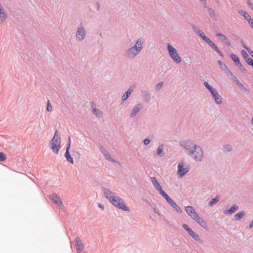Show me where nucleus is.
I'll use <instances>...</instances> for the list:
<instances>
[{"label": "nucleus", "instance_id": "1", "mask_svg": "<svg viewBox=\"0 0 253 253\" xmlns=\"http://www.w3.org/2000/svg\"><path fill=\"white\" fill-rule=\"evenodd\" d=\"M103 194L105 198L116 208L126 211H130L129 208L124 203V200L118 196H114L113 193L109 189L103 188Z\"/></svg>", "mask_w": 253, "mask_h": 253}, {"label": "nucleus", "instance_id": "2", "mask_svg": "<svg viewBox=\"0 0 253 253\" xmlns=\"http://www.w3.org/2000/svg\"><path fill=\"white\" fill-rule=\"evenodd\" d=\"M144 42V40L143 39H138L135 45L126 50L125 52V56L129 59L134 58L142 49V45Z\"/></svg>", "mask_w": 253, "mask_h": 253}, {"label": "nucleus", "instance_id": "3", "mask_svg": "<svg viewBox=\"0 0 253 253\" xmlns=\"http://www.w3.org/2000/svg\"><path fill=\"white\" fill-rule=\"evenodd\" d=\"M167 49L169 51L170 57L174 61V62L178 64L181 61V57L177 53L176 49L170 44H168Z\"/></svg>", "mask_w": 253, "mask_h": 253}, {"label": "nucleus", "instance_id": "4", "mask_svg": "<svg viewBox=\"0 0 253 253\" xmlns=\"http://www.w3.org/2000/svg\"><path fill=\"white\" fill-rule=\"evenodd\" d=\"M180 145L188 150L190 154H194V151H195V147L197 146L193 141L189 139L181 141Z\"/></svg>", "mask_w": 253, "mask_h": 253}, {"label": "nucleus", "instance_id": "5", "mask_svg": "<svg viewBox=\"0 0 253 253\" xmlns=\"http://www.w3.org/2000/svg\"><path fill=\"white\" fill-rule=\"evenodd\" d=\"M189 168L187 164L180 162L177 166V174L179 177L185 175L189 171Z\"/></svg>", "mask_w": 253, "mask_h": 253}, {"label": "nucleus", "instance_id": "6", "mask_svg": "<svg viewBox=\"0 0 253 253\" xmlns=\"http://www.w3.org/2000/svg\"><path fill=\"white\" fill-rule=\"evenodd\" d=\"M76 36L77 39L79 41H82L85 38L86 32L82 23H81L78 26Z\"/></svg>", "mask_w": 253, "mask_h": 253}, {"label": "nucleus", "instance_id": "7", "mask_svg": "<svg viewBox=\"0 0 253 253\" xmlns=\"http://www.w3.org/2000/svg\"><path fill=\"white\" fill-rule=\"evenodd\" d=\"M71 140L70 136L68 137V142L66 146V152L65 153V157L66 160L67 162L69 163L73 164L74 163V160L73 157L71 156L70 154V149L71 147Z\"/></svg>", "mask_w": 253, "mask_h": 253}, {"label": "nucleus", "instance_id": "8", "mask_svg": "<svg viewBox=\"0 0 253 253\" xmlns=\"http://www.w3.org/2000/svg\"><path fill=\"white\" fill-rule=\"evenodd\" d=\"M164 198L166 199L169 205L176 212L180 213L182 212L181 209L168 194H167L166 196H164Z\"/></svg>", "mask_w": 253, "mask_h": 253}, {"label": "nucleus", "instance_id": "9", "mask_svg": "<svg viewBox=\"0 0 253 253\" xmlns=\"http://www.w3.org/2000/svg\"><path fill=\"white\" fill-rule=\"evenodd\" d=\"M193 159L197 162H200L202 160L203 152L201 147L196 146L194 151Z\"/></svg>", "mask_w": 253, "mask_h": 253}, {"label": "nucleus", "instance_id": "10", "mask_svg": "<svg viewBox=\"0 0 253 253\" xmlns=\"http://www.w3.org/2000/svg\"><path fill=\"white\" fill-rule=\"evenodd\" d=\"M151 181L155 188L159 192L163 197L167 195V193L162 189L161 186L155 177L151 178Z\"/></svg>", "mask_w": 253, "mask_h": 253}, {"label": "nucleus", "instance_id": "11", "mask_svg": "<svg viewBox=\"0 0 253 253\" xmlns=\"http://www.w3.org/2000/svg\"><path fill=\"white\" fill-rule=\"evenodd\" d=\"M193 219L206 230H209V228L206 222L202 217H200L198 214Z\"/></svg>", "mask_w": 253, "mask_h": 253}, {"label": "nucleus", "instance_id": "12", "mask_svg": "<svg viewBox=\"0 0 253 253\" xmlns=\"http://www.w3.org/2000/svg\"><path fill=\"white\" fill-rule=\"evenodd\" d=\"M50 199L53 203L57 205L59 207L61 208L62 206V202L60 197L57 194H52L50 196Z\"/></svg>", "mask_w": 253, "mask_h": 253}, {"label": "nucleus", "instance_id": "13", "mask_svg": "<svg viewBox=\"0 0 253 253\" xmlns=\"http://www.w3.org/2000/svg\"><path fill=\"white\" fill-rule=\"evenodd\" d=\"M75 245L77 253H81L83 249V245L82 241L79 237H77L75 240Z\"/></svg>", "mask_w": 253, "mask_h": 253}, {"label": "nucleus", "instance_id": "14", "mask_svg": "<svg viewBox=\"0 0 253 253\" xmlns=\"http://www.w3.org/2000/svg\"><path fill=\"white\" fill-rule=\"evenodd\" d=\"M216 35L217 37H219L220 38V40L223 42L224 43L229 47H231V44L229 41L228 40L227 37L224 35L222 33L218 32L216 33Z\"/></svg>", "mask_w": 253, "mask_h": 253}, {"label": "nucleus", "instance_id": "15", "mask_svg": "<svg viewBox=\"0 0 253 253\" xmlns=\"http://www.w3.org/2000/svg\"><path fill=\"white\" fill-rule=\"evenodd\" d=\"M185 211L187 214L193 219L198 214L195 211L194 209L192 206H187L185 208Z\"/></svg>", "mask_w": 253, "mask_h": 253}, {"label": "nucleus", "instance_id": "16", "mask_svg": "<svg viewBox=\"0 0 253 253\" xmlns=\"http://www.w3.org/2000/svg\"><path fill=\"white\" fill-rule=\"evenodd\" d=\"M142 107V105L141 103H139L137 105L135 106L131 111V112L130 114V118L134 117L136 115V114L138 112V111L140 109H141Z\"/></svg>", "mask_w": 253, "mask_h": 253}, {"label": "nucleus", "instance_id": "17", "mask_svg": "<svg viewBox=\"0 0 253 253\" xmlns=\"http://www.w3.org/2000/svg\"><path fill=\"white\" fill-rule=\"evenodd\" d=\"M239 209V207L236 204H234L229 209L224 211V213L226 215L232 214Z\"/></svg>", "mask_w": 253, "mask_h": 253}, {"label": "nucleus", "instance_id": "18", "mask_svg": "<svg viewBox=\"0 0 253 253\" xmlns=\"http://www.w3.org/2000/svg\"><path fill=\"white\" fill-rule=\"evenodd\" d=\"M61 144L60 138L58 135V131L56 130L53 137L50 141V144Z\"/></svg>", "mask_w": 253, "mask_h": 253}, {"label": "nucleus", "instance_id": "19", "mask_svg": "<svg viewBox=\"0 0 253 253\" xmlns=\"http://www.w3.org/2000/svg\"><path fill=\"white\" fill-rule=\"evenodd\" d=\"M142 95L144 101L146 103L150 102L151 99V95L147 90H143L142 91Z\"/></svg>", "mask_w": 253, "mask_h": 253}, {"label": "nucleus", "instance_id": "20", "mask_svg": "<svg viewBox=\"0 0 253 253\" xmlns=\"http://www.w3.org/2000/svg\"><path fill=\"white\" fill-rule=\"evenodd\" d=\"M230 57L237 66L239 67H242V64L240 62L239 58L236 54L234 53L231 54Z\"/></svg>", "mask_w": 253, "mask_h": 253}, {"label": "nucleus", "instance_id": "21", "mask_svg": "<svg viewBox=\"0 0 253 253\" xmlns=\"http://www.w3.org/2000/svg\"><path fill=\"white\" fill-rule=\"evenodd\" d=\"M232 81L235 83H236L241 89L244 90L245 92H249V90L243 85V84L239 81L236 77H234V78H233Z\"/></svg>", "mask_w": 253, "mask_h": 253}, {"label": "nucleus", "instance_id": "22", "mask_svg": "<svg viewBox=\"0 0 253 253\" xmlns=\"http://www.w3.org/2000/svg\"><path fill=\"white\" fill-rule=\"evenodd\" d=\"M133 91V89L131 87H130L122 96V103L124 102V101L126 100L130 95L131 93Z\"/></svg>", "mask_w": 253, "mask_h": 253}, {"label": "nucleus", "instance_id": "23", "mask_svg": "<svg viewBox=\"0 0 253 253\" xmlns=\"http://www.w3.org/2000/svg\"><path fill=\"white\" fill-rule=\"evenodd\" d=\"M212 96L214 98V101L216 104H221L222 103V98L219 94L218 91L213 94Z\"/></svg>", "mask_w": 253, "mask_h": 253}, {"label": "nucleus", "instance_id": "24", "mask_svg": "<svg viewBox=\"0 0 253 253\" xmlns=\"http://www.w3.org/2000/svg\"><path fill=\"white\" fill-rule=\"evenodd\" d=\"M238 13L248 22L251 19L250 14L247 12L243 10H239Z\"/></svg>", "mask_w": 253, "mask_h": 253}, {"label": "nucleus", "instance_id": "25", "mask_svg": "<svg viewBox=\"0 0 253 253\" xmlns=\"http://www.w3.org/2000/svg\"><path fill=\"white\" fill-rule=\"evenodd\" d=\"M51 149H52V151L54 153L57 154L58 153L59 151L61 148L60 144H50Z\"/></svg>", "mask_w": 253, "mask_h": 253}, {"label": "nucleus", "instance_id": "26", "mask_svg": "<svg viewBox=\"0 0 253 253\" xmlns=\"http://www.w3.org/2000/svg\"><path fill=\"white\" fill-rule=\"evenodd\" d=\"M156 154L160 157H162L164 156L165 153L163 151V145H159L157 149Z\"/></svg>", "mask_w": 253, "mask_h": 253}, {"label": "nucleus", "instance_id": "27", "mask_svg": "<svg viewBox=\"0 0 253 253\" xmlns=\"http://www.w3.org/2000/svg\"><path fill=\"white\" fill-rule=\"evenodd\" d=\"M245 214L246 212L244 211H240L234 215V219L236 221H239L245 215Z\"/></svg>", "mask_w": 253, "mask_h": 253}, {"label": "nucleus", "instance_id": "28", "mask_svg": "<svg viewBox=\"0 0 253 253\" xmlns=\"http://www.w3.org/2000/svg\"><path fill=\"white\" fill-rule=\"evenodd\" d=\"M190 236L196 241L198 242L199 243H202V241L201 240L199 236L194 231V232L190 235Z\"/></svg>", "mask_w": 253, "mask_h": 253}, {"label": "nucleus", "instance_id": "29", "mask_svg": "<svg viewBox=\"0 0 253 253\" xmlns=\"http://www.w3.org/2000/svg\"><path fill=\"white\" fill-rule=\"evenodd\" d=\"M214 51L218 49V47L212 42L210 39L206 42Z\"/></svg>", "mask_w": 253, "mask_h": 253}, {"label": "nucleus", "instance_id": "30", "mask_svg": "<svg viewBox=\"0 0 253 253\" xmlns=\"http://www.w3.org/2000/svg\"><path fill=\"white\" fill-rule=\"evenodd\" d=\"M219 201V198L217 197H215L214 198L211 199L209 203V206L210 207H212L214 205L216 204Z\"/></svg>", "mask_w": 253, "mask_h": 253}, {"label": "nucleus", "instance_id": "31", "mask_svg": "<svg viewBox=\"0 0 253 253\" xmlns=\"http://www.w3.org/2000/svg\"><path fill=\"white\" fill-rule=\"evenodd\" d=\"M182 227L188 232L190 236L194 232V231L189 228L186 224H183Z\"/></svg>", "mask_w": 253, "mask_h": 253}, {"label": "nucleus", "instance_id": "32", "mask_svg": "<svg viewBox=\"0 0 253 253\" xmlns=\"http://www.w3.org/2000/svg\"><path fill=\"white\" fill-rule=\"evenodd\" d=\"M6 159L7 157L6 154L2 152H0V162H4Z\"/></svg>", "mask_w": 253, "mask_h": 253}, {"label": "nucleus", "instance_id": "33", "mask_svg": "<svg viewBox=\"0 0 253 253\" xmlns=\"http://www.w3.org/2000/svg\"><path fill=\"white\" fill-rule=\"evenodd\" d=\"M218 64L219 65L220 68L223 71H224L227 68V67L226 66L225 64L224 63H223V62H222L221 61H220V60H219L218 61Z\"/></svg>", "mask_w": 253, "mask_h": 253}, {"label": "nucleus", "instance_id": "34", "mask_svg": "<svg viewBox=\"0 0 253 253\" xmlns=\"http://www.w3.org/2000/svg\"><path fill=\"white\" fill-rule=\"evenodd\" d=\"M208 12H209V14L211 18H215V14L214 11L212 8H209L208 9Z\"/></svg>", "mask_w": 253, "mask_h": 253}, {"label": "nucleus", "instance_id": "35", "mask_svg": "<svg viewBox=\"0 0 253 253\" xmlns=\"http://www.w3.org/2000/svg\"><path fill=\"white\" fill-rule=\"evenodd\" d=\"M200 37L202 39V40L205 41L206 42L210 39L208 37H207L204 33L203 32L202 33L200 34V35H199Z\"/></svg>", "mask_w": 253, "mask_h": 253}, {"label": "nucleus", "instance_id": "36", "mask_svg": "<svg viewBox=\"0 0 253 253\" xmlns=\"http://www.w3.org/2000/svg\"><path fill=\"white\" fill-rule=\"evenodd\" d=\"M223 148L226 152H230L232 151V146L228 144H226L223 146Z\"/></svg>", "mask_w": 253, "mask_h": 253}, {"label": "nucleus", "instance_id": "37", "mask_svg": "<svg viewBox=\"0 0 253 253\" xmlns=\"http://www.w3.org/2000/svg\"><path fill=\"white\" fill-rule=\"evenodd\" d=\"M204 84L205 87L209 91H210L212 88H213V87L211 85L207 82H205Z\"/></svg>", "mask_w": 253, "mask_h": 253}, {"label": "nucleus", "instance_id": "38", "mask_svg": "<svg viewBox=\"0 0 253 253\" xmlns=\"http://www.w3.org/2000/svg\"><path fill=\"white\" fill-rule=\"evenodd\" d=\"M246 62L248 65L252 66L253 68V59L250 57H248L246 60Z\"/></svg>", "mask_w": 253, "mask_h": 253}, {"label": "nucleus", "instance_id": "39", "mask_svg": "<svg viewBox=\"0 0 253 253\" xmlns=\"http://www.w3.org/2000/svg\"><path fill=\"white\" fill-rule=\"evenodd\" d=\"M164 83L163 82H161L159 83L155 86V89L156 90H159L163 85Z\"/></svg>", "mask_w": 253, "mask_h": 253}, {"label": "nucleus", "instance_id": "40", "mask_svg": "<svg viewBox=\"0 0 253 253\" xmlns=\"http://www.w3.org/2000/svg\"><path fill=\"white\" fill-rule=\"evenodd\" d=\"M241 53L242 56L244 59H247L249 57V55L247 52L244 49H242L241 51Z\"/></svg>", "mask_w": 253, "mask_h": 253}, {"label": "nucleus", "instance_id": "41", "mask_svg": "<svg viewBox=\"0 0 253 253\" xmlns=\"http://www.w3.org/2000/svg\"><path fill=\"white\" fill-rule=\"evenodd\" d=\"M151 139L149 138H146L143 140V143L144 145H147L151 142Z\"/></svg>", "mask_w": 253, "mask_h": 253}, {"label": "nucleus", "instance_id": "42", "mask_svg": "<svg viewBox=\"0 0 253 253\" xmlns=\"http://www.w3.org/2000/svg\"><path fill=\"white\" fill-rule=\"evenodd\" d=\"M52 106L51 105L50 101L48 100L47 101V103L46 110L47 111L50 112V111H52Z\"/></svg>", "mask_w": 253, "mask_h": 253}, {"label": "nucleus", "instance_id": "43", "mask_svg": "<svg viewBox=\"0 0 253 253\" xmlns=\"http://www.w3.org/2000/svg\"><path fill=\"white\" fill-rule=\"evenodd\" d=\"M191 25V27H192V28L193 30L196 33H197L198 32V31L200 30L198 27L195 26L194 24H192Z\"/></svg>", "mask_w": 253, "mask_h": 253}, {"label": "nucleus", "instance_id": "44", "mask_svg": "<svg viewBox=\"0 0 253 253\" xmlns=\"http://www.w3.org/2000/svg\"><path fill=\"white\" fill-rule=\"evenodd\" d=\"M241 43L242 46L246 49L248 51H249L251 49L244 43L242 40H241Z\"/></svg>", "mask_w": 253, "mask_h": 253}, {"label": "nucleus", "instance_id": "45", "mask_svg": "<svg viewBox=\"0 0 253 253\" xmlns=\"http://www.w3.org/2000/svg\"><path fill=\"white\" fill-rule=\"evenodd\" d=\"M100 150L101 152L102 153V154L104 155V154L107 153L108 151L106 150V149L102 146H101L100 147Z\"/></svg>", "mask_w": 253, "mask_h": 253}, {"label": "nucleus", "instance_id": "46", "mask_svg": "<svg viewBox=\"0 0 253 253\" xmlns=\"http://www.w3.org/2000/svg\"><path fill=\"white\" fill-rule=\"evenodd\" d=\"M247 3L248 6L250 7V8L253 11V3L251 2L250 0H248L247 1Z\"/></svg>", "mask_w": 253, "mask_h": 253}, {"label": "nucleus", "instance_id": "47", "mask_svg": "<svg viewBox=\"0 0 253 253\" xmlns=\"http://www.w3.org/2000/svg\"><path fill=\"white\" fill-rule=\"evenodd\" d=\"M210 92L211 95L212 96L213 94H214L216 92H217V90L213 88Z\"/></svg>", "mask_w": 253, "mask_h": 253}, {"label": "nucleus", "instance_id": "48", "mask_svg": "<svg viewBox=\"0 0 253 253\" xmlns=\"http://www.w3.org/2000/svg\"><path fill=\"white\" fill-rule=\"evenodd\" d=\"M105 158L108 160L110 158H111V156L110 155V154H109L108 152H107V153H105L104 154V155H103Z\"/></svg>", "mask_w": 253, "mask_h": 253}, {"label": "nucleus", "instance_id": "49", "mask_svg": "<svg viewBox=\"0 0 253 253\" xmlns=\"http://www.w3.org/2000/svg\"><path fill=\"white\" fill-rule=\"evenodd\" d=\"M215 51H216L219 55H220L222 57H223L224 56L222 52H221V51L219 49V48H218V49H217L216 50H215Z\"/></svg>", "mask_w": 253, "mask_h": 253}, {"label": "nucleus", "instance_id": "50", "mask_svg": "<svg viewBox=\"0 0 253 253\" xmlns=\"http://www.w3.org/2000/svg\"><path fill=\"white\" fill-rule=\"evenodd\" d=\"M253 227V219L252 220V221L250 222L249 225L247 226V228L250 229H251Z\"/></svg>", "mask_w": 253, "mask_h": 253}, {"label": "nucleus", "instance_id": "51", "mask_svg": "<svg viewBox=\"0 0 253 253\" xmlns=\"http://www.w3.org/2000/svg\"><path fill=\"white\" fill-rule=\"evenodd\" d=\"M93 112H94V113H95V114H96V115H97V112H98V114H100V115H101V114H102V113H101V112H100V111H98V110H97V109H96V108H93Z\"/></svg>", "mask_w": 253, "mask_h": 253}, {"label": "nucleus", "instance_id": "52", "mask_svg": "<svg viewBox=\"0 0 253 253\" xmlns=\"http://www.w3.org/2000/svg\"><path fill=\"white\" fill-rule=\"evenodd\" d=\"M108 161L112 162V163H119L116 160H115L113 158H112L111 157L108 160Z\"/></svg>", "mask_w": 253, "mask_h": 253}, {"label": "nucleus", "instance_id": "53", "mask_svg": "<svg viewBox=\"0 0 253 253\" xmlns=\"http://www.w3.org/2000/svg\"><path fill=\"white\" fill-rule=\"evenodd\" d=\"M249 24L252 28H253V19H251L249 22Z\"/></svg>", "mask_w": 253, "mask_h": 253}, {"label": "nucleus", "instance_id": "54", "mask_svg": "<svg viewBox=\"0 0 253 253\" xmlns=\"http://www.w3.org/2000/svg\"><path fill=\"white\" fill-rule=\"evenodd\" d=\"M98 206L99 208L103 210L104 209V206L101 204H98Z\"/></svg>", "mask_w": 253, "mask_h": 253}, {"label": "nucleus", "instance_id": "55", "mask_svg": "<svg viewBox=\"0 0 253 253\" xmlns=\"http://www.w3.org/2000/svg\"><path fill=\"white\" fill-rule=\"evenodd\" d=\"M228 74L231 77L232 80H233V78H234V77H235L233 74V73L231 72V71L230 70L229 72L228 73Z\"/></svg>", "mask_w": 253, "mask_h": 253}, {"label": "nucleus", "instance_id": "56", "mask_svg": "<svg viewBox=\"0 0 253 253\" xmlns=\"http://www.w3.org/2000/svg\"><path fill=\"white\" fill-rule=\"evenodd\" d=\"M201 2H203V4H204V6L205 7H206V4H207V2H206V0H200Z\"/></svg>", "mask_w": 253, "mask_h": 253}, {"label": "nucleus", "instance_id": "57", "mask_svg": "<svg viewBox=\"0 0 253 253\" xmlns=\"http://www.w3.org/2000/svg\"><path fill=\"white\" fill-rule=\"evenodd\" d=\"M95 5H96L97 10H98L99 8H100V4H99V3L96 2L95 3Z\"/></svg>", "mask_w": 253, "mask_h": 253}, {"label": "nucleus", "instance_id": "58", "mask_svg": "<svg viewBox=\"0 0 253 253\" xmlns=\"http://www.w3.org/2000/svg\"><path fill=\"white\" fill-rule=\"evenodd\" d=\"M248 52L251 55V56L253 58V51L251 49H250L248 51Z\"/></svg>", "mask_w": 253, "mask_h": 253}, {"label": "nucleus", "instance_id": "59", "mask_svg": "<svg viewBox=\"0 0 253 253\" xmlns=\"http://www.w3.org/2000/svg\"><path fill=\"white\" fill-rule=\"evenodd\" d=\"M154 211L155 212V213L158 214H159V211L158 209H154Z\"/></svg>", "mask_w": 253, "mask_h": 253}, {"label": "nucleus", "instance_id": "60", "mask_svg": "<svg viewBox=\"0 0 253 253\" xmlns=\"http://www.w3.org/2000/svg\"><path fill=\"white\" fill-rule=\"evenodd\" d=\"M225 73H228V72H229L230 71V70L228 69V68H227L224 71Z\"/></svg>", "mask_w": 253, "mask_h": 253}, {"label": "nucleus", "instance_id": "61", "mask_svg": "<svg viewBox=\"0 0 253 253\" xmlns=\"http://www.w3.org/2000/svg\"><path fill=\"white\" fill-rule=\"evenodd\" d=\"M203 32L200 30L199 31H198V32L197 33V34L199 36L200 35V34L202 33Z\"/></svg>", "mask_w": 253, "mask_h": 253}, {"label": "nucleus", "instance_id": "62", "mask_svg": "<svg viewBox=\"0 0 253 253\" xmlns=\"http://www.w3.org/2000/svg\"><path fill=\"white\" fill-rule=\"evenodd\" d=\"M240 68L241 70H243V71H246L245 68L243 67V66L242 65V67H239Z\"/></svg>", "mask_w": 253, "mask_h": 253}, {"label": "nucleus", "instance_id": "63", "mask_svg": "<svg viewBox=\"0 0 253 253\" xmlns=\"http://www.w3.org/2000/svg\"><path fill=\"white\" fill-rule=\"evenodd\" d=\"M251 124L253 126V117H252V120H251Z\"/></svg>", "mask_w": 253, "mask_h": 253}, {"label": "nucleus", "instance_id": "64", "mask_svg": "<svg viewBox=\"0 0 253 253\" xmlns=\"http://www.w3.org/2000/svg\"><path fill=\"white\" fill-rule=\"evenodd\" d=\"M236 38L237 39H239V37H238V36H236Z\"/></svg>", "mask_w": 253, "mask_h": 253}]
</instances>
